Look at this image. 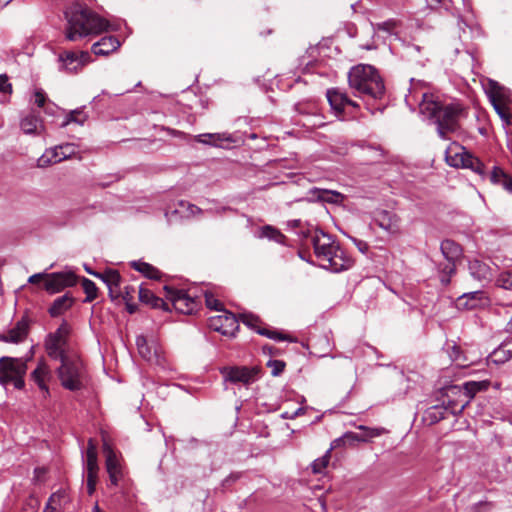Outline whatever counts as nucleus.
Masks as SVG:
<instances>
[{"instance_id":"f257e3e1","label":"nucleus","mask_w":512,"mask_h":512,"mask_svg":"<svg viewBox=\"0 0 512 512\" xmlns=\"http://www.w3.org/2000/svg\"><path fill=\"white\" fill-rule=\"evenodd\" d=\"M423 85L422 81L411 78L409 96H406V101H409V97L415 100L420 97L419 109L421 114L437 126V132L441 138L447 139L448 134L455 132L459 127L458 121L462 108L459 104L444 105L434 94L418 92V87Z\"/></svg>"},{"instance_id":"f03ea898","label":"nucleus","mask_w":512,"mask_h":512,"mask_svg":"<svg viewBox=\"0 0 512 512\" xmlns=\"http://www.w3.org/2000/svg\"><path fill=\"white\" fill-rule=\"evenodd\" d=\"M67 27L65 36L69 41H77L92 34L107 30L108 22L92 10L79 3L71 5L65 12Z\"/></svg>"},{"instance_id":"7ed1b4c3","label":"nucleus","mask_w":512,"mask_h":512,"mask_svg":"<svg viewBox=\"0 0 512 512\" xmlns=\"http://www.w3.org/2000/svg\"><path fill=\"white\" fill-rule=\"evenodd\" d=\"M313 249L319 266L323 269L338 273L353 266L354 260L332 235L324 231H317L313 235Z\"/></svg>"},{"instance_id":"20e7f679","label":"nucleus","mask_w":512,"mask_h":512,"mask_svg":"<svg viewBox=\"0 0 512 512\" xmlns=\"http://www.w3.org/2000/svg\"><path fill=\"white\" fill-rule=\"evenodd\" d=\"M349 87L355 96L381 98L385 92L384 82L378 70L368 64L353 66L348 72Z\"/></svg>"},{"instance_id":"39448f33","label":"nucleus","mask_w":512,"mask_h":512,"mask_svg":"<svg viewBox=\"0 0 512 512\" xmlns=\"http://www.w3.org/2000/svg\"><path fill=\"white\" fill-rule=\"evenodd\" d=\"M61 365L57 368V375L61 385L70 391L81 390L84 386V365L78 358L69 355L59 359Z\"/></svg>"},{"instance_id":"423d86ee","label":"nucleus","mask_w":512,"mask_h":512,"mask_svg":"<svg viewBox=\"0 0 512 512\" xmlns=\"http://www.w3.org/2000/svg\"><path fill=\"white\" fill-rule=\"evenodd\" d=\"M27 368L26 361L21 358H0V384L4 387L12 384L16 389H23Z\"/></svg>"},{"instance_id":"0eeeda50","label":"nucleus","mask_w":512,"mask_h":512,"mask_svg":"<svg viewBox=\"0 0 512 512\" xmlns=\"http://www.w3.org/2000/svg\"><path fill=\"white\" fill-rule=\"evenodd\" d=\"M68 334L69 326L66 322H63L55 332L48 334L45 349L50 358L59 360L68 355L65 351Z\"/></svg>"},{"instance_id":"6e6552de","label":"nucleus","mask_w":512,"mask_h":512,"mask_svg":"<svg viewBox=\"0 0 512 512\" xmlns=\"http://www.w3.org/2000/svg\"><path fill=\"white\" fill-rule=\"evenodd\" d=\"M221 374L226 382L248 386L258 380L260 369L258 367H224Z\"/></svg>"},{"instance_id":"1a4fd4ad","label":"nucleus","mask_w":512,"mask_h":512,"mask_svg":"<svg viewBox=\"0 0 512 512\" xmlns=\"http://www.w3.org/2000/svg\"><path fill=\"white\" fill-rule=\"evenodd\" d=\"M165 296L171 306L182 314H192L198 307V302L183 290L164 286Z\"/></svg>"},{"instance_id":"9d476101","label":"nucleus","mask_w":512,"mask_h":512,"mask_svg":"<svg viewBox=\"0 0 512 512\" xmlns=\"http://www.w3.org/2000/svg\"><path fill=\"white\" fill-rule=\"evenodd\" d=\"M98 470L97 447L93 439H89L85 459L86 484L89 495H92L95 492Z\"/></svg>"},{"instance_id":"9b49d317","label":"nucleus","mask_w":512,"mask_h":512,"mask_svg":"<svg viewBox=\"0 0 512 512\" xmlns=\"http://www.w3.org/2000/svg\"><path fill=\"white\" fill-rule=\"evenodd\" d=\"M208 326L222 335L234 336L239 329V322L233 313L223 310L222 314L208 319Z\"/></svg>"},{"instance_id":"f8f14e48","label":"nucleus","mask_w":512,"mask_h":512,"mask_svg":"<svg viewBox=\"0 0 512 512\" xmlns=\"http://www.w3.org/2000/svg\"><path fill=\"white\" fill-rule=\"evenodd\" d=\"M77 277L73 272H57L46 274L44 288L47 292L53 294L60 292L66 287L74 286Z\"/></svg>"},{"instance_id":"ddd939ff","label":"nucleus","mask_w":512,"mask_h":512,"mask_svg":"<svg viewBox=\"0 0 512 512\" xmlns=\"http://www.w3.org/2000/svg\"><path fill=\"white\" fill-rule=\"evenodd\" d=\"M59 61L61 62L60 68L62 70L74 73L89 63L91 61V56L87 51H81L79 53L64 51L59 55Z\"/></svg>"},{"instance_id":"4468645a","label":"nucleus","mask_w":512,"mask_h":512,"mask_svg":"<svg viewBox=\"0 0 512 512\" xmlns=\"http://www.w3.org/2000/svg\"><path fill=\"white\" fill-rule=\"evenodd\" d=\"M75 153V146L70 143H66L60 146H56L47 150L39 159L38 166L46 167L53 163L61 162Z\"/></svg>"},{"instance_id":"2eb2a0df","label":"nucleus","mask_w":512,"mask_h":512,"mask_svg":"<svg viewBox=\"0 0 512 512\" xmlns=\"http://www.w3.org/2000/svg\"><path fill=\"white\" fill-rule=\"evenodd\" d=\"M240 319L243 324L248 326L251 329H254L259 335L265 336L269 339L277 340V341H292V339L279 331L270 330L268 328L260 327L261 320L258 316L252 313H243L240 315Z\"/></svg>"},{"instance_id":"dca6fc26","label":"nucleus","mask_w":512,"mask_h":512,"mask_svg":"<svg viewBox=\"0 0 512 512\" xmlns=\"http://www.w3.org/2000/svg\"><path fill=\"white\" fill-rule=\"evenodd\" d=\"M103 452L106 457L105 465L111 485L117 486L123 478V471L116 453L108 443H104Z\"/></svg>"},{"instance_id":"f3484780","label":"nucleus","mask_w":512,"mask_h":512,"mask_svg":"<svg viewBox=\"0 0 512 512\" xmlns=\"http://www.w3.org/2000/svg\"><path fill=\"white\" fill-rule=\"evenodd\" d=\"M489 304V298L482 290L467 292L457 299V306L461 309L472 310L485 307Z\"/></svg>"},{"instance_id":"a211bd4d","label":"nucleus","mask_w":512,"mask_h":512,"mask_svg":"<svg viewBox=\"0 0 512 512\" xmlns=\"http://www.w3.org/2000/svg\"><path fill=\"white\" fill-rule=\"evenodd\" d=\"M93 276L101 279L106 284L112 299L120 297L122 294L121 276L117 270L107 269L102 273H93Z\"/></svg>"},{"instance_id":"6ab92c4d","label":"nucleus","mask_w":512,"mask_h":512,"mask_svg":"<svg viewBox=\"0 0 512 512\" xmlns=\"http://www.w3.org/2000/svg\"><path fill=\"white\" fill-rule=\"evenodd\" d=\"M136 345L140 356L144 360L155 364L161 363V350L156 343L150 344L146 337L140 335L136 339Z\"/></svg>"},{"instance_id":"aec40b11","label":"nucleus","mask_w":512,"mask_h":512,"mask_svg":"<svg viewBox=\"0 0 512 512\" xmlns=\"http://www.w3.org/2000/svg\"><path fill=\"white\" fill-rule=\"evenodd\" d=\"M470 152L465 147L453 142L445 151V159L449 166L455 168H464Z\"/></svg>"},{"instance_id":"412c9836","label":"nucleus","mask_w":512,"mask_h":512,"mask_svg":"<svg viewBox=\"0 0 512 512\" xmlns=\"http://www.w3.org/2000/svg\"><path fill=\"white\" fill-rule=\"evenodd\" d=\"M489 385L490 382L487 380L469 381L464 383L463 386H451L448 388V391L454 395L461 394L470 401V399L473 398L477 392L487 390Z\"/></svg>"},{"instance_id":"4be33fe9","label":"nucleus","mask_w":512,"mask_h":512,"mask_svg":"<svg viewBox=\"0 0 512 512\" xmlns=\"http://www.w3.org/2000/svg\"><path fill=\"white\" fill-rule=\"evenodd\" d=\"M28 331L29 322L26 318H22L7 333L1 334L0 340L3 342L19 343L27 337Z\"/></svg>"},{"instance_id":"5701e85b","label":"nucleus","mask_w":512,"mask_h":512,"mask_svg":"<svg viewBox=\"0 0 512 512\" xmlns=\"http://www.w3.org/2000/svg\"><path fill=\"white\" fill-rule=\"evenodd\" d=\"M51 377L52 374L50 368L44 361H40L36 369L31 373V379L38 385L40 390L45 393V397L49 395L47 382Z\"/></svg>"},{"instance_id":"b1692460","label":"nucleus","mask_w":512,"mask_h":512,"mask_svg":"<svg viewBox=\"0 0 512 512\" xmlns=\"http://www.w3.org/2000/svg\"><path fill=\"white\" fill-rule=\"evenodd\" d=\"M309 198L315 201H321L331 204H337L344 200V195L334 190L312 188L308 192Z\"/></svg>"},{"instance_id":"393cba45","label":"nucleus","mask_w":512,"mask_h":512,"mask_svg":"<svg viewBox=\"0 0 512 512\" xmlns=\"http://www.w3.org/2000/svg\"><path fill=\"white\" fill-rule=\"evenodd\" d=\"M399 219L396 214L382 210L375 216V223L383 230L394 234L399 231Z\"/></svg>"},{"instance_id":"a878e982","label":"nucleus","mask_w":512,"mask_h":512,"mask_svg":"<svg viewBox=\"0 0 512 512\" xmlns=\"http://www.w3.org/2000/svg\"><path fill=\"white\" fill-rule=\"evenodd\" d=\"M468 268L470 275L474 279L481 282H489L492 280L493 269L487 263L474 259L469 262Z\"/></svg>"},{"instance_id":"bb28decb","label":"nucleus","mask_w":512,"mask_h":512,"mask_svg":"<svg viewBox=\"0 0 512 512\" xmlns=\"http://www.w3.org/2000/svg\"><path fill=\"white\" fill-rule=\"evenodd\" d=\"M326 96L332 110L337 115H341L344 112L346 101H348L347 94L339 89L332 88L327 90Z\"/></svg>"},{"instance_id":"cd10ccee","label":"nucleus","mask_w":512,"mask_h":512,"mask_svg":"<svg viewBox=\"0 0 512 512\" xmlns=\"http://www.w3.org/2000/svg\"><path fill=\"white\" fill-rule=\"evenodd\" d=\"M119 46L120 42L116 37L107 36L94 43L91 50L95 55L106 56L115 51Z\"/></svg>"},{"instance_id":"c85d7f7f","label":"nucleus","mask_w":512,"mask_h":512,"mask_svg":"<svg viewBox=\"0 0 512 512\" xmlns=\"http://www.w3.org/2000/svg\"><path fill=\"white\" fill-rule=\"evenodd\" d=\"M138 294H139V300L142 303L149 305L152 308H161L165 311L170 310V304L165 302L162 298L157 297L149 289H146L143 286H140L138 289Z\"/></svg>"},{"instance_id":"c756f323","label":"nucleus","mask_w":512,"mask_h":512,"mask_svg":"<svg viewBox=\"0 0 512 512\" xmlns=\"http://www.w3.org/2000/svg\"><path fill=\"white\" fill-rule=\"evenodd\" d=\"M20 126L22 131L28 135H39L43 130L40 117L32 113L22 118Z\"/></svg>"},{"instance_id":"7c9ffc66","label":"nucleus","mask_w":512,"mask_h":512,"mask_svg":"<svg viewBox=\"0 0 512 512\" xmlns=\"http://www.w3.org/2000/svg\"><path fill=\"white\" fill-rule=\"evenodd\" d=\"M489 179L491 183L502 186L507 192L512 193V178L503 169L494 166Z\"/></svg>"},{"instance_id":"2f4dec72","label":"nucleus","mask_w":512,"mask_h":512,"mask_svg":"<svg viewBox=\"0 0 512 512\" xmlns=\"http://www.w3.org/2000/svg\"><path fill=\"white\" fill-rule=\"evenodd\" d=\"M74 303V299L69 293H66L58 298H56L52 305L49 308V314L52 317H58L67 311Z\"/></svg>"},{"instance_id":"473e14b6","label":"nucleus","mask_w":512,"mask_h":512,"mask_svg":"<svg viewBox=\"0 0 512 512\" xmlns=\"http://www.w3.org/2000/svg\"><path fill=\"white\" fill-rule=\"evenodd\" d=\"M440 249L446 261L456 262L462 255L460 245L450 239L443 240Z\"/></svg>"},{"instance_id":"72a5a7b5","label":"nucleus","mask_w":512,"mask_h":512,"mask_svg":"<svg viewBox=\"0 0 512 512\" xmlns=\"http://www.w3.org/2000/svg\"><path fill=\"white\" fill-rule=\"evenodd\" d=\"M196 141L203 144L217 146L222 141H232V137L227 133H204L195 137Z\"/></svg>"},{"instance_id":"f704fd0d","label":"nucleus","mask_w":512,"mask_h":512,"mask_svg":"<svg viewBox=\"0 0 512 512\" xmlns=\"http://www.w3.org/2000/svg\"><path fill=\"white\" fill-rule=\"evenodd\" d=\"M131 267L149 279H159L161 277V272L149 263L133 261Z\"/></svg>"},{"instance_id":"c9c22d12","label":"nucleus","mask_w":512,"mask_h":512,"mask_svg":"<svg viewBox=\"0 0 512 512\" xmlns=\"http://www.w3.org/2000/svg\"><path fill=\"white\" fill-rule=\"evenodd\" d=\"M456 272V262L447 261L446 263L439 264V278L444 286L450 284L451 277Z\"/></svg>"},{"instance_id":"e433bc0d","label":"nucleus","mask_w":512,"mask_h":512,"mask_svg":"<svg viewBox=\"0 0 512 512\" xmlns=\"http://www.w3.org/2000/svg\"><path fill=\"white\" fill-rule=\"evenodd\" d=\"M447 408L444 405H435L428 408L425 412V420L430 423H437L444 419L446 416Z\"/></svg>"},{"instance_id":"4c0bfd02","label":"nucleus","mask_w":512,"mask_h":512,"mask_svg":"<svg viewBox=\"0 0 512 512\" xmlns=\"http://www.w3.org/2000/svg\"><path fill=\"white\" fill-rule=\"evenodd\" d=\"M87 118H88V115L85 113V111L82 108L72 110L67 115L66 120L62 123V127H65L70 123H76L79 125H83L84 122L87 120Z\"/></svg>"},{"instance_id":"58836bf2","label":"nucleus","mask_w":512,"mask_h":512,"mask_svg":"<svg viewBox=\"0 0 512 512\" xmlns=\"http://www.w3.org/2000/svg\"><path fill=\"white\" fill-rule=\"evenodd\" d=\"M260 237L268 238L269 240H273L277 243H284L285 236L276 228L266 225L262 227Z\"/></svg>"},{"instance_id":"ea45409f","label":"nucleus","mask_w":512,"mask_h":512,"mask_svg":"<svg viewBox=\"0 0 512 512\" xmlns=\"http://www.w3.org/2000/svg\"><path fill=\"white\" fill-rule=\"evenodd\" d=\"M466 169H471L474 173L478 174L482 178L485 177V165L483 162L479 160V158L475 157L471 153L469 154V157L466 162V166H464Z\"/></svg>"},{"instance_id":"a19ab883","label":"nucleus","mask_w":512,"mask_h":512,"mask_svg":"<svg viewBox=\"0 0 512 512\" xmlns=\"http://www.w3.org/2000/svg\"><path fill=\"white\" fill-rule=\"evenodd\" d=\"M492 103H493V107H494L495 111L500 116V118L506 124H510V114H509L504 102H502V100H501V95L498 94L497 98H496V96H494L492 99Z\"/></svg>"},{"instance_id":"79ce46f5","label":"nucleus","mask_w":512,"mask_h":512,"mask_svg":"<svg viewBox=\"0 0 512 512\" xmlns=\"http://www.w3.org/2000/svg\"><path fill=\"white\" fill-rule=\"evenodd\" d=\"M82 288L86 294L84 302H92L97 298V287L93 281L88 278H83Z\"/></svg>"},{"instance_id":"37998d69","label":"nucleus","mask_w":512,"mask_h":512,"mask_svg":"<svg viewBox=\"0 0 512 512\" xmlns=\"http://www.w3.org/2000/svg\"><path fill=\"white\" fill-rule=\"evenodd\" d=\"M330 461V450H328L325 455L316 459L311 464L312 472L314 474H320L324 471Z\"/></svg>"},{"instance_id":"c03bdc74","label":"nucleus","mask_w":512,"mask_h":512,"mask_svg":"<svg viewBox=\"0 0 512 512\" xmlns=\"http://www.w3.org/2000/svg\"><path fill=\"white\" fill-rule=\"evenodd\" d=\"M501 351H507L509 356H512V338L506 339L497 349H495L489 356L491 361H501L500 357H497Z\"/></svg>"},{"instance_id":"a18cd8bd","label":"nucleus","mask_w":512,"mask_h":512,"mask_svg":"<svg viewBox=\"0 0 512 512\" xmlns=\"http://www.w3.org/2000/svg\"><path fill=\"white\" fill-rule=\"evenodd\" d=\"M496 285L500 288L512 289V273L509 271L501 273L496 279Z\"/></svg>"},{"instance_id":"49530a36","label":"nucleus","mask_w":512,"mask_h":512,"mask_svg":"<svg viewBox=\"0 0 512 512\" xmlns=\"http://www.w3.org/2000/svg\"><path fill=\"white\" fill-rule=\"evenodd\" d=\"M61 498H62V494L60 492L53 493L49 497V499L44 507L43 512H56L57 507L60 505Z\"/></svg>"},{"instance_id":"de8ad7c7","label":"nucleus","mask_w":512,"mask_h":512,"mask_svg":"<svg viewBox=\"0 0 512 512\" xmlns=\"http://www.w3.org/2000/svg\"><path fill=\"white\" fill-rule=\"evenodd\" d=\"M469 404V400L465 399L464 401H461V403H458L457 401H448L447 405L444 407L447 408V411H450L451 414L457 415L462 413V411L465 409V407Z\"/></svg>"},{"instance_id":"09e8293b","label":"nucleus","mask_w":512,"mask_h":512,"mask_svg":"<svg viewBox=\"0 0 512 512\" xmlns=\"http://www.w3.org/2000/svg\"><path fill=\"white\" fill-rule=\"evenodd\" d=\"M205 303L209 309H213V310L220 311V312H223V310H224L222 308V303L219 302V300L216 299L213 296V294H211V293H208V292L205 293Z\"/></svg>"},{"instance_id":"8fccbe9b","label":"nucleus","mask_w":512,"mask_h":512,"mask_svg":"<svg viewBox=\"0 0 512 512\" xmlns=\"http://www.w3.org/2000/svg\"><path fill=\"white\" fill-rule=\"evenodd\" d=\"M267 366L271 368V374L273 376H279L285 368V362L281 360H269Z\"/></svg>"},{"instance_id":"3c124183","label":"nucleus","mask_w":512,"mask_h":512,"mask_svg":"<svg viewBox=\"0 0 512 512\" xmlns=\"http://www.w3.org/2000/svg\"><path fill=\"white\" fill-rule=\"evenodd\" d=\"M360 429L364 431L361 435L365 437V442L371 438L379 437L385 432L384 428H366L364 426H360Z\"/></svg>"},{"instance_id":"603ef678","label":"nucleus","mask_w":512,"mask_h":512,"mask_svg":"<svg viewBox=\"0 0 512 512\" xmlns=\"http://www.w3.org/2000/svg\"><path fill=\"white\" fill-rule=\"evenodd\" d=\"M346 444L352 445L355 442H365V437L355 432H346L342 435Z\"/></svg>"},{"instance_id":"864d4df0","label":"nucleus","mask_w":512,"mask_h":512,"mask_svg":"<svg viewBox=\"0 0 512 512\" xmlns=\"http://www.w3.org/2000/svg\"><path fill=\"white\" fill-rule=\"evenodd\" d=\"M0 93L10 95L12 93V85L6 74L0 75Z\"/></svg>"},{"instance_id":"5fc2aeb1","label":"nucleus","mask_w":512,"mask_h":512,"mask_svg":"<svg viewBox=\"0 0 512 512\" xmlns=\"http://www.w3.org/2000/svg\"><path fill=\"white\" fill-rule=\"evenodd\" d=\"M47 95L46 93L44 92L43 89L41 88H38V89H35L34 91V103L38 106V107H43L45 105V103L47 102Z\"/></svg>"},{"instance_id":"6e6d98bb","label":"nucleus","mask_w":512,"mask_h":512,"mask_svg":"<svg viewBox=\"0 0 512 512\" xmlns=\"http://www.w3.org/2000/svg\"><path fill=\"white\" fill-rule=\"evenodd\" d=\"M179 206L181 208L187 209L189 215H195V214L201 213V209L199 207H197L196 205L191 204L189 202H186L184 200L179 201Z\"/></svg>"},{"instance_id":"4d7b16f0","label":"nucleus","mask_w":512,"mask_h":512,"mask_svg":"<svg viewBox=\"0 0 512 512\" xmlns=\"http://www.w3.org/2000/svg\"><path fill=\"white\" fill-rule=\"evenodd\" d=\"M135 292L136 288L128 285L124 287V291H122L120 297H122L125 302H130L134 298Z\"/></svg>"},{"instance_id":"13d9d810","label":"nucleus","mask_w":512,"mask_h":512,"mask_svg":"<svg viewBox=\"0 0 512 512\" xmlns=\"http://www.w3.org/2000/svg\"><path fill=\"white\" fill-rule=\"evenodd\" d=\"M317 231H323V230L319 229L317 227H309L306 229H302L300 231V235L305 239H310L311 244L313 245V235H315Z\"/></svg>"},{"instance_id":"bf43d9fd","label":"nucleus","mask_w":512,"mask_h":512,"mask_svg":"<svg viewBox=\"0 0 512 512\" xmlns=\"http://www.w3.org/2000/svg\"><path fill=\"white\" fill-rule=\"evenodd\" d=\"M352 241L354 242V244L356 245L360 252L367 253L369 249V245L367 244V242L357 238H352Z\"/></svg>"},{"instance_id":"052dcab7","label":"nucleus","mask_w":512,"mask_h":512,"mask_svg":"<svg viewBox=\"0 0 512 512\" xmlns=\"http://www.w3.org/2000/svg\"><path fill=\"white\" fill-rule=\"evenodd\" d=\"M395 24H396L395 21L389 20V21H385L383 23L378 24V26H379V29H381V30L391 32L395 28Z\"/></svg>"},{"instance_id":"680f3d73","label":"nucleus","mask_w":512,"mask_h":512,"mask_svg":"<svg viewBox=\"0 0 512 512\" xmlns=\"http://www.w3.org/2000/svg\"><path fill=\"white\" fill-rule=\"evenodd\" d=\"M43 279H46V274L43 273H37L29 277L28 282L31 284H36L42 281Z\"/></svg>"},{"instance_id":"e2e57ef3","label":"nucleus","mask_w":512,"mask_h":512,"mask_svg":"<svg viewBox=\"0 0 512 512\" xmlns=\"http://www.w3.org/2000/svg\"><path fill=\"white\" fill-rule=\"evenodd\" d=\"M346 445L347 444H346V442H344L343 436H341V437H339V438H337V439L332 441L331 447H330L329 450L331 451L332 449H336L338 447L346 446Z\"/></svg>"},{"instance_id":"0e129e2a","label":"nucleus","mask_w":512,"mask_h":512,"mask_svg":"<svg viewBox=\"0 0 512 512\" xmlns=\"http://www.w3.org/2000/svg\"><path fill=\"white\" fill-rule=\"evenodd\" d=\"M343 366L346 367L347 369H349L352 373H354V374L356 373V366L354 365L351 358L346 357L344 359Z\"/></svg>"},{"instance_id":"69168bd1","label":"nucleus","mask_w":512,"mask_h":512,"mask_svg":"<svg viewBox=\"0 0 512 512\" xmlns=\"http://www.w3.org/2000/svg\"><path fill=\"white\" fill-rule=\"evenodd\" d=\"M240 478V474L238 473H232L228 477H226L223 481V486H227L231 482H235Z\"/></svg>"},{"instance_id":"338daca9","label":"nucleus","mask_w":512,"mask_h":512,"mask_svg":"<svg viewBox=\"0 0 512 512\" xmlns=\"http://www.w3.org/2000/svg\"><path fill=\"white\" fill-rule=\"evenodd\" d=\"M445 0H426V4L431 9H436L439 7L442 3H444Z\"/></svg>"},{"instance_id":"774afa93","label":"nucleus","mask_w":512,"mask_h":512,"mask_svg":"<svg viewBox=\"0 0 512 512\" xmlns=\"http://www.w3.org/2000/svg\"><path fill=\"white\" fill-rule=\"evenodd\" d=\"M500 357L501 361H493L496 364H501L509 360L512 356H509L507 351H501V353L497 356Z\"/></svg>"}]
</instances>
